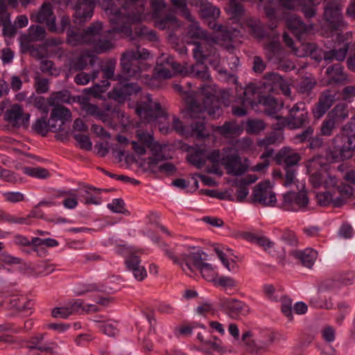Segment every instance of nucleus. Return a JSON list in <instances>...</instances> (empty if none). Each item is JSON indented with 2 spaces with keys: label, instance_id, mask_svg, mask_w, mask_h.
Returning a JSON list of instances; mask_svg holds the SVG:
<instances>
[{
  "label": "nucleus",
  "instance_id": "nucleus-10",
  "mask_svg": "<svg viewBox=\"0 0 355 355\" xmlns=\"http://www.w3.org/2000/svg\"><path fill=\"white\" fill-rule=\"evenodd\" d=\"M242 162L241 158L237 152L230 147L223 149L221 157V164L227 171V173L232 175H241L248 168V166L245 162Z\"/></svg>",
  "mask_w": 355,
  "mask_h": 355
},
{
  "label": "nucleus",
  "instance_id": "nucleus-42",
  "mask_svg": "<svg viewBox=\"0 0 355 355\" xmlns=\"http://www.w3.org/2000/svg\"><path fill=\"white\" fill-rule=\"evenodd\" d=\"M162 250L165 256L171 259L174 263L179 264L181 266L185 265L184 257L188 256L189 254H182L180 249V246L171 247L167 244H163Z\"/></svg>",
  "mask_w": 355,
  "mask_h": 355
},
{
  "label": "nucleus",
  "instance_id": "nucleus-39",
  "mask_svg": "<svg viewBox=\"0 0 355 355\" xmlns=\"http://www.w3.org/2000/svg\"><path fill=\"white\" fill-rule=\"evenodd\" d=\"M114 68L115 62L113 61L107 62L103 67L102 71L103 73V77L105 78V80L102 81L101 85L97 84L94 87L91 89L94 95H96L98 93H103L107 89V88L110 86V83L108 82L109 79L114 80Z\"/></svg>",
  "mask_w": 355,
  "mask_h": 355
},
{
  "label": "nucleus",
  "instance_id": "nucleus-64",
  "mask_svg": "<svg viewBox=\"0 0 355 355\" xmlns=\"http://www.w3.org/2000/svg\"><path fill=\"white\" fill-rule=\"evenodd\" d=\"M263 291L265 296L271 301L277 302L279 298H282V295L280 291L272 284H265L263 286Z\"/></svg>",
  "mask_w": 355,
  "mask_h": 355
},
{
  "label": "nucleus",
  "instance_id": "nucleus-48",
  "mask_svg": "<svg viewBox=\"0 0 355 355\" xmlns=\"http://www.w3.org/2000/svg\"><path fill=\"white\" fill-rule=\"evenodd\" d=\"M76 101L79 103L81 110L87 115L96 117L100 109L97 105L90 103L87 97L78 96L76 97Z\"/></svg>",
  "mask_w": 355,
  "mask_h": 355
},
{
  "label": "nucleus",
  "instance_id": "nucleus-61",
  "mask_svg": "<svg viewBox=\"0 0 355 355\" xmlns=\"http://www.w3.org/2000/svg\"><path fill=\"white\" fill-rule=\"evenodd\" d=\"M205 351L209 353L211 351L223 352V347L222 341L216 337L205 340V344L202 347Z\"/></svg>",
  "mask_w": 355,
  "mask_h": 355
},
{
  "label": "nucleus",
  "instance_id": "nucleus-56",
  "mask_svg": "<svg viewBox=\"0 0 355 355\" xmlns=\"http://www.w3.org/2000/svg\"><path fill=\"white\" fill-rule=\"evenodd\" d=\"M46 36L45 29L40 25H33L28 28V40L31 42L42 41Z\"/></svg>",
  "mask_w": 355,
  "mask_h": 355
},
{
  "label": "nucleus",
  "instance_id": "nucleus-5",
  "mask_svg": "<svg viewBox=\"0 0 355 355\" xmlns=\"http://www.w3.org/2000/svg\"><path fill=\"white\" fill-rule=\"evenodd\" d=\"M193 251L184 257L185 265L182 266L185 273L191 276L196 270H199L202 277L209 282H216L218 272L211 264L202 262L203 252L194 247L190 248Z\"/></svg>",
  "mask_w": 355,
  "mask_h": 355
},
{
  "label": "nucleus",
  "instance_id": "nucleus-31",
  "mask_svg": "<svg viewBox=\"0 0 355 355\" xmlns=\"http://www.w3.org/2000/svg\"><path fill=\"white\" fill-rule=\"evenodd\" d=\"M300 160V155L290 148H283L277 154V163L284 164L285 168H293Z\"/></svg>",
  "mask_w": 355,
  "mask_h": 355
},
{
  "label": "nucleus",
  "instance_id": "nucleus-60",
  "mask_svg": "<svg viewBox=\"0 0 355 355\" xmlns=\"http://www.w3.org/2000/svg\"><path fill=\"white\" fill-rule=\"evenodd\" d=\"M101 287L94 283L80 282L76 284L75 291L78 295H82L89 292L101 291Z\"/></svg>",
  "mask_w": 355,
  "mask_h": 355
},
{
  "label": "nucleus",
  "instance_id": "nucleus-29",
  "mask_svg": "<svg viewBox=\"0 0 355 355\" xmlns=\"http://www.w3.org/2000/svg\"><path fill=\"white\" fill-rule=\"evenodd\" d=\"M322 159L321 157H314L309 159L306 164L309 172L311 173L309 181L315 188L320 187L324 182V175L318 171L324 165L322 163Z\"/></svg>",
  "mask_w": 355,
  "mask_h": 355
},
{
  "label": "nucleus",
  "instance_id": "nucleus-4",
  "mask_svg": "<svg viewBox=\"0 0 355 355\" xmlns=\"http://www.w3.org/2000/svg\"><path fill=\"white\" fill-rule=\"evenodd\" d=\"M274 339L275 334L268 329L246 331L242 334L241 345L246 352L260 355L268 352Z\"/></svg>",
  "mask_w": 355,
  "mask_h": 355
},
{
  "label": "nucleus",
  "instance_id": "nucleus-24",
  "mask_svg": "<svg viewBox=\"0 0 355 355\" xmlns=\"http://www.w3.org/2000/svg\"><path fill=\"white\" fill-rule=\"evenodd\" d=\"M266 82L264 83L266 88L271 92L277 93L279 89L286 96H290L291 92L290 85L286 80L276 73H267L264 75Z\"/></svg>",
  "mask_w": 355,
  "mask_h": 355
},
{
  "label": "nucleus",
  "instance_id": "nucleus-18",
  "mask_svg": "<svg viewBox=\"0 0 355 355\" xmlns=\"http://www.w3.org/2000/svg\"><path fill=\"white\" fill-rule=\"evenodd\" d=\"M136 136L138 139V141L145 144L152 152V156L149 157V164L150 166L164 159V155L162 153V146L159 143L154 141L150 134L137 130Z\"/></svg>",
  "mask_w": 355,
  "mask_h": 355
},
{
  "label": "nucleus",
  "instance_id": "nucleus-49",
  "mask_svg": "<svg viewBox=\"0 0 355 355\" xmlns=\"http://www.w3.org/2000/svg\"><path fill=\"white\" fill-rule=\"evenodd\" d=\"M119 3H121V8H118V10H121L122 12L130 14L132 15L134 12H137V8L142 6L143 12L144 11V3L141 0H117Z\"/></svg>",
  "mask_w": 355,
  "mask_h": 355
},
{
  "label": "nucleus",
  "instance_id": "nucleus-19",
  "mask_svg": "<svg viewBox=\"0 0 355 355\" xmlns=\"http://www.w3.org/2000/svg\"><path fill=\"white\" fill-rule=\"evenodd\" d=\"M67 5L74 6L76 23L82 24L90 19L94 14L95 0H64Z\"/></svg>",
  "mask_w": 355,
  "mask_h": 355
},
{
  "label": "nucleus",
  "instance_id": "nucleus-25",
  "mask_svg": "<svg viewBox=\"0 0 355 355\" xmlns=\"http://www.w3.org/2000/svg\"><path fill=\"white\" fill-rule=\"evenodd\" d=\"M286 26L299 41H302L304 36L313 30L312 25L305 24L300 17L295 15L287 18Z\"/></svg>",
  "mask_w": 355,
  "mask_h": 355
},
{
  "label": "nucleus",
  "instance_id": "nucleus-14",
  "mask_svg": "<svg viewBox=\"0 0 355 355\" xmlns=\"http://www.w3.org/2000/svg\"><path fill=\"white\" fill-rule=\"evenodd\" d=\"M264 49L268 60L278 65L279 69L287 71L295 68L293 62L291 61L284 62V53L279 42H270L265 45Z\"/></svg>",
  "mask_w": 355,
  "mask_h": 355
},
{
  "label": "nucleus",
  "instance_id": "nucleus-47",
  "mask_svg": "<svg viewBox=\"0 0 355 355\" xmlns=\"http://www.w3.org/2000/svg\"><path fill=\"white\" fill-rule=\"evenodd\" d=\"M51 121H61L64 123L71 119V113L69 109L63 106L54 107L51 112Z\"/></svg>",
  "mask_w": 355,
  "mask_h": 355
},
{
  "label": "nucleus",
  "instance_id": "nucleus-58",
  "mask_svg": "<svg viewBox=\"0 0 355 355\" xmlns=\"http://www.w3.org/2000/svg\"><path fill=\"white\" fill-rule=\"evenodd\" d=\"M204 51H205L209 55L206 56V58L208 59L209 63L215 69L220 71V70L218 69L220 64V58L218 53L216 52V49L210 44H209V46L204 49Z\"/></svg>",
  "mask_w": 355,
  "mask_h": 355
},
{
  "label": "nucleus",
  "instance_id": "nucleus-8",
  "mask_svg": "<svg viewBox=\"0 0 355 355\" xmlns=\"http://www.w3.org/2000/svg\"><path fill=\"white\" fill-rule=\"evenodd\" d=\"M282 121H278L277 129H282L288 126L290 129L300 128L307 124L309 120V112L306 109V105L303 102H299L294 105L290 110L289 114L286 118H280Z\"/></svg>",
  "mask_w": 355,
  "mask_h": 355
},
{
  "label": "nucleus",
  "instance_id": "nucleus-32",
  "mask_svg": "<svg viewBox=\"0 0 355 355\" xmlns=\"http://www.w3.org/2000/svg\"><path fill=\"white\" fill-rule=\"evenodd\" d=\"M191 24L187 27V35L189 37L193 40H200L199 42H194L195 47L199 44L205 42V44L204 49L209 46V39L207 33L202 30L198 21H195L194 17L191 15V19H188Z\"/></svg>",
  "mask_w": 355,
  "mask_h": 355
},
{
  "label": "nucleus",
  "instance_id": "nucleus-6",
  "mask_svg": "<svg viewBox=\"0 0 355 355\" xmlns=\"http://www.w3.org/2000/svg\"><path fill=\"white\" fill-rule=\"evenodd\" d=\"M149 56V51L140 46H137L135 50L125 51L121 58L123 73L128 77L140 78L143 70L141 60H146Z\"/></svg>",
  "mask_w": 355,
  "mask_h": 355
},
{
  "label": "nucleus",
  "instance_id": "nucleus-3",
  "mask_svg": "<svg viewBox=\"0 0 355 355\" xmlns=\"http://www.w3.org/2000/svg\"><path fill=\"white\" fill-rule=\"evenodd\" d=\"M200 11L202 18L210 19L208 22L209 27L217 32L216 42L225 46L227 51L234 50L233 37H237L239 31L236 28L230 30L226 26L217 24L215 19L219 17L220 11L218 8L213 6L211 3L207 1H202L200 6Z\"/></svg>",
  "mask_w": 355,
  "mask_h": 355
},
{
  "label": "nucleus",
  "instance_id": "nucleus-17",
  "mask_svg": "<svg viewBox=\"0 0 355 355\" xmlns=\"http://www.w3.org/2000/svg\"><path fill=\"white\" fill-rule=\"evenodd\" d=\"M31 19L33 22L44 24L51 32H57L55 16L51 3H44L38 11L32 12Z\"/></svg>",
  "mask_w": 355,
  "mask_h": 355
},
{
  "label": "nucleus",
  "instance_id": "nucleus-27",
  "mask_svg": "<svg viewBox=\"0 0 355 355\" xmlns=\"http://www.w3.org/2000/svg\"><path fill=\"white\" fill-rule=\"evenodd\" d=\"M222 305L227 314L232 318L245 316L250 312V308L245 302L234 298L225 299Z\"/></svg>",
  "mask_w": 355,
  "mask_h": 355
},
{
  "label": "nucleus",
  "instance_id": "nucleus-54",
  "mask_svg": "<svg viewBox=\"0 0 355 355\" xmlns=\"http://www.w3.org/2000/svg\"><path fill=\"white\" fill-rule=\"evenodd\" d=\"M210 131L203 121H197L191 125V135L198 139L209 137Z\"/></svg>",
  "mask_w": 355,
  "mask_h": 355
},
{
  "label": "nucleus",
  "instance_id": "nucleus-59",
  "mask_svg": "<svg viewBox=\"0 0 355 355\" xmlns=\"http://www.w3.org/2000/svg\"><path fill=\"white\" fill-rule=\"evenodd\" d=\"M277 231L280 234V239L283 242L291 246H296L298 244V239L293 230L285 228Z\"/></svg>",
  "mask_w": 355,
  "mask_h": 355
},
{
  "label": "nucleus",
  "instance_id": "nucleus-45",
  "mask_svg": "<svg viewBox=\"0 0 355 355\" xmlns=\"http://www.w3.org/2000/svg\"><path fill=\"white\" fill-rule=\"evenodd\" d=\"M103 316H96L94 322L96 323V327L104 334L108 336H114L118 333L117 323L114 321H103Z\"/></svg>",
  "mask_w": 355,
  "mask_h": 355
},
{
  "label": "nucleus",
  "instance_id": "nucleus-30",
  "mask_svg": "<svg viewBox=\"0 0 355 355\" xmlns=\"http://www.w3.org/2000/svg\"><path fill=\"white\" fill-rule=\"evenodd\" d=\"M299 4V0H278L277 6L270 2L263 7L264 12L270 20H275L279 15V7L286 10H293Z\"/></svg>",
  "mask_w": 355,
  "mask_h": 355
},
{
  "label": "nucleus",
  "instance_id": "nucleus-53",
  "mask_svg": "<svg viewBox=\"0 0 355 355\" xmlns=\"http://www.w3.org/2000/svg\"><path fill=\"white\" fill-rule=\"evenodd\" d=\"M329 116L336 121H342L348 117L347 105L345 103H340L336 105L332 111L329 114Z\"/></svg>",
  "mask_w": 355,
  "mask_h": 355
},
{
  "label": "nucleus",
  "instance_id": "nucleus-33",
  "mask_svg": "<svg viewBox=\"0 0 355 355\" xmlns=\"http://www.w3.org/2000/svg\"><path fill=\"white\" fill-rule=\"evenodd\" d=\"M329 83L345 85L351 83V79L344 71V67L340 63L329 66L326 71Z\"/></svg>",
  "mask_w": 355,
  "mask_h": 355
},
{
  "label": "nucleus",
  "instance_id": "nucleus-46",
  "mask_svg": "<svg viewBox=\"0 0 355 355\" xmlns=\"http://www.w3.org/2000/svg\"><path fill=\"white\" fill-rule=\"evenodd\" d=\"M338 191L340 196L335 198L334 201V207H340L345 204L354 193V189L347 184H342L338 187Z\"/></svg>",
  "mask_w": 355,
  "mask_h": 355
},
{
  "label": "nucleus",
  "instance_id": "nucleus-11",
  "mask_svg": "<svg viewBox=\"0 0 355 355\" xmlns=\"http://www.w3.org/2000/svg\"><path fill=\"white\" fill-rule=\"evenodd\" d=\"M309 205V199L306 191H289L283 196L281 208L288 211H306Z\"/></svg>",
  "mask_w": 355,
  "mask_h": 355
},
{
  "label": "nucleus",
  "instance_id": "nucleus-7",
  "mask_svg": "<svg viewBox=\"0 0 355 355\" xmlns=\"http://www.w3.org/2000/svg\"><path fill=\"white\" fill-rule=\"evenodd\" d=\"M135 110L140 119L146 123L162 119L166 121L168 119V115L160 104L153 101L148 94L137 103Z\"/></svg>",
  "mask_w": 355,
  "mask_h": 355
},
{
  "label": "nucleus",
  "instance_id": "nucleus-52",
  "mask_svg": "<svg viewBox=\"0 0 355 355\" xmlns=\"http://www.w3.org/2000/svg\"><path fill=\"white\" fill-rule=\"evenodd\" d=\"M187 159L189 163L199 168H202L206 162V156L204 151L201 150L190 152Z\"/></svg>",
  "mask_w": 355,
  "mask_h": 355
},
{
  "label": "nucleus",
  "instance_id": "nucleus-55",
  "mask_svg": "<svg viewBox=\"0 0 355 355\" xmlns=\"http://www.w3.org/2000/svg\"><path fill=\"white\" fill-rule=\"evenodd\" d=\"M135 34L139 38L148 41H156L157 40L155 31L144 25L137 26L135 29Z\"/></svg>",
  "mask_w": 355,
  "mask_h": 355
},
{
  "label": "nucleus",
  "instance_id": "nucleus-35",
  "mask_svg": "<svg viewBox=\"0 0 355 355\" xmlns=\"http://www.w3.org/2000/svg\"><path fill=\"white\" fill-rule=\"evenodd\" d=\"M95 54L90 51H83L79 56L71 60L69 69L71 71H79L85 69L88 64L92 65L94 62Z\"/></svg>",
  "mask_w": 355,
  "mask_h": 355
},
{
  "label": "nucleus",
  "instance_id": "nucleus-34",
  "mask_svg": "<svg viewBox=\"0 0 355 355\" xmlns=\"http://www.w3.org/2000/svg\"><path fill=\"white\" fill-rule=\"evenodd\" d=\"M243 237L246 241L256 243L259 246L261 247L269 254H273L275 252V243L265 236L253 232H245L243 234Z\"/></svg>",
  "mask_w": 355,
  "mask_h": 355
},
{
  "label": "nucleus",
  "instance_id": "nucleus-36",
  "mask_svg": "<svg viewBox=\"0 0 355 355\" xmlns=\"http://www.w3.org/2000/svg\"><path fill=\"white\" fill-rule=\"evenodd\" d=\"M104 107L105 110H100L96 117L103 123H110L111 121H114L115 118H117L118 119L121 118V121H128V118L121 112L117 107H112L109 105V103H106Z\"/></svg>",
  "mask_w": 355,
  "mask_h": 355
},
{
  "label": "nucleus",
  "instance_id": "nucleus-43",
  "mask_svg": "<svg viewBox=\"0 0 355 355\" xmlns=\"http://www.w3.org/2000/svg\"><path fill=\"white\" fill-rule=\"evenodd\" d=\"M258 104L263 106L264 112L269 116H275L282 106V103L270 96H261L259 98Z\"/></svg>",
  "mask_w": 355,
  "mask_h": 355
},
{
  "label": "nucleus",
  "instance_id": "nucleus-13",
  "mask_svg": "<svg viewBox=\"0 0 355 355\" xmlns=\"http://www.w3.org/2000/svg\"><path fill=\"white\" fill-rule=\"evenodd\" d=\"M343 7L341 0H330L324 7V19L333 30H341L345 26L343 19Z\"/></svg>",
  "mask_w": 355,
  "mask_h": 355
},
{
  "label": "nucleus",
  "instance_id": "nucleus-51",
  "mask_svg": "<svg viewBox=\"0 0 355 355\" xmlns=\"http://www.w3.org/2000/svg\"><path fill=\"white\" fill-rule=\"evenodd\" d=\"M154 17L155 26L159 29H170L177 25V18L173 15H167L163 18H160L159 15Z\"/></svg>",
  "mask_w": 355,
  "mask_h": 355
},
{
  "label": "nucleus",
  "instance_id": "nucleus-16",
  "mask_svg": "<svg viewBox=\"0 0 355 355\" xmlns=\"http://www.w3.org/2000/svg\"><path fill=\"white\" fill-rule=\"evenodd\" d=\"M343 139V137L337 135L332 141V146L329 147L327 153V159L331 162H341L353 157L351 147L347 145L346 141L339 144Z\"/></svg>",
  "mask_w": 355,
  "mask_h": 355
},
{
  "label": "nucleus",
  "instance_id": "nucleus-28",
  "mask_svg": "<svg viewBox=\"0 0 355 355\" xmlns=\"http://www.w3.org/2000/svg\"><path fill=\"white\" fill-rule=\"evenodd\" d=\"M355 282V272L347 271L337 274L334 279L324 282L322 286L328 290L340 288L343 286L352 285Z\"/></svg>",
  "mask_w": 355,
  "mask_h": 355
},
{
  "label": "nucleus",
  "instance_id": "nucleus-2",
  "mask_svg": "<svg viewBox=\"0 0 355 355\" xmlns=\"http://www.w3.org/2000/svg\"><path fill=\"white\" fill-rule=\"evenodd\" d=\"M187 112L191 118H205L207 114L212 118L219 116L221 109L218 105L215 85H205L200 87L197 98L187 100Z\"/></svg>",
  "mask_w": 355,
  "mask_h": 355
},
{
  "label": "nucleus",
  "instance_id": "nucleus-9",
  "mask_svg": "<svg viewBox=\"0 0 355 355\" xmlns=\"http://www.w3.org/2000/svg\"><path fill=\"white\" fill-rule=\"evenodd\" d=\"M205 44V42L199 44L193 49V55L196 60V63L190 66L186 71L188 76H193L202 81H207L211 79L208 67L204 63L206 56L209 55L204 51V46Z\"/></svg>",
  "mask_w": 355,
  "mask_h": 355
},
{
  "label": "nucleus",
  "instance_id": "nucleus-57",
  "mask_svg": "<svg viewBox=\"0 0 355 355\" xmlns=\"http://www.w3.org/2000/svg\"><path fill=\"white\" fill-rule=\"evenodd\" d=\"M266 128V124L261 119H248L246 121L245 130L248 134H259Z\"/></svg>",
  "mask_w": 355,
  "mask_h": 355
},
{
  "label": "nucleus",
  "instance_id": "nucleus-1",
  "mask_svg": "<svg viewBox=\"0 0 355 355\" xmlns=\"http://www.w3.org/2000/svg\"><path fill=\"white\" fill-rule=\"evenodd\" d=\"M101 8L108 15L112 28L104 33H101L103 24L101 22V29L96 32L92 41L89 45L92 47V52L95 54H101L107 52L114 48V40L113 34H122L125 36H130L132 34L130 25L141 19L143 8L139 6L137 12L132 15L122 12L113 3L112 0H103L101 3Z\"/></svg>",
  "mask_w": 355,
  "mask_h": 355
},
{
  "label": "nucleus",
  "instance_id": "nucleus-38",
  "mask_svg": "<svg viewBox=\"0 0 355 355\" xmlns=\"http://www.w3.org/2000/svg\"><path fill=\"white\" fill-rule=\"evenodd\" d=\"M261 96L259 95L257 89L254 84H250L243 91L242 95L239 98V103L245 106H250L254 108L258 105L259 98Z\"/></svg>",
  "mask_w": 355,
  "mask_h": 355
},
{
  "label": "nucleus",
  "instance_id": "nucleus-20",
  "mask_svg": "<svg viewBox=\"0 0 355 355\" xmlns=\"http://www.w3.org/2000/svg\"><path fill=\"white\" fill-rule=\"evenodd\" d=\"M252 200L263 206H274L277 202L270 182L259 183L253 190Z\"/></svg>",
  "mask_w": 355,
  "mask_h": 355
},
{
  "label": "nucleus",
  "instance_id": "nucleus-62",
  "mask_svg": "<svg viewBox=\"0 0 355 355\" xmlns=\"http://www.w3.org/2000/svg\"><path fill=\"white\" fill-rule=\"evenodd\" d=\"M24 172L31 177L40 179H46L50 177L49 171L42 167H26Z\"/></svg>",
  "mask_w": 355,
  "mask_h": 355
},
{
  "label": "nucleus",
  "instance_id": "nucleus-23",
  "mask_svg": "<svg viewBox=\"0 0 355 355\" xmlns=\"http://www.w3.org/2000/svg\"><path fill=\"white\" fill-rule=\"evenodd\" d=\"M140 87L136 83H130L124 79L114 86L109 92V97L119 102L123 101L128 96L137 94Z\"/></svg>",
  "mask_w": 355,
  "mask_h": 355
},
{
  "label": "nucleus",
  "instance_id": "nucleus-37",
  "mask_svg": "<svg viewBox=\"0 0 355 355\" xmlns=\"http://www.w3.org/2000/svg\"><path fill=\"white\" fill-rule=\"evenodd\" d=\"M291 254L300 261L302 266L308 268H311L313 266L318 252L312 248H306L304 250H293Z\"/></svg>",
  "mask_w": 355,
  "mask_h": 355
},
{
  "label": "nucleus",
  "instance_id": "nucleus-41",
  "mask_svg": "<svg viewBox=\"0 0 355 355\" xmlns=\"http://www.w3.org/2000/svg\"><path fill=\"white\" fill-rule=\"evenodd\" d=\"M241 26L243 28H248L249 33L254 37L261 39L264 37L263 26L259 19L248 17L241 23Z\"/></svg>",
  "mask_w": 355,
  "mask_h": 355
},
{
  "label": "nucleus",
  "instance_id": "nucleus-22",
  "mask_svg": "<svg viewBox=\"0 0 355 355\" xmlns=\"http://www.w3.org/2000/svg\"><path fill=\"white\" fill-rule=\"evenodd\" d=\"M4 119L14 127L27 128L29 124L30 114L24 113L21 105L14 104L6 110Z\"/></svg>",
  "mask_w": 355,
  "mask_h": 355
},
{
  "label": "nucleus",
  "instance_id": "nucleus-63",
  "mask_svg": "<svg viewBox=\"0 0 355 355\" xmlns=\"http://www.w3.org/2000/svg\"><path fill=\"white\" fill-rule=\"evenodd\" d=\"M32 129L37 133L45 136L49 131L46 116L37 119L33 124Z\"/></svg>",
  "mask_w": 355,
  "mask_h": 355
},
{
  "label": "nucleus",
  "instance_id": "nucleus-50",
  "mask_svg": "<svg viewBox=\"0 0 355 355\" xmlns=\"http://www.w3.org/2000/svg\"><path fill=\"white\" fill-rule=\"evenodd\" d=\"M70 95L68 91H60L53 92L47 98V101L51 106H62L61 104L69 103Z\"/></svg>",
  "mask_w": 355,
  "mask_h": 355
},
{
  "label": "nucleus",
  "instance_id": "nucleus-15",
  "mask_svg": "<svg viewBox=\"0 0 355 355\" xmlns=\"http://www.w3.org/2000/svg\"><path fill=\"white\" fill-rule=\"evenodd\" d=\"M44 336L40 334L28 343L27 348L30 355H58L60 354V347L55 341H49L43 344Z\"/></svg>",
  "mask_w": 355,
  "mask_h": 355
},
{
  "label": "nucleus",
  "instance_id": "nucleus-40",
  "mask_svg": "<svg viewBox=\"0 0 355 355\" xmlns=\"http://www.w3.org/2000/svg\"><path fill=\"white\" fill-rule=\"evenodd\" d=\"M213 130L226 138L239 136L243 132L241 126L234 121H226L221 126L213 127Z\"/></svg>",
  "mask_w": 355,
  "mask_h": 355
},
{
  "label": "nucleus",
  "instance_id": "nucleus-26",
  "mask_svg": "<svg viewBox=\"0 0 355 355\" xmlns=\"http://www.w3.org/2000/svg\"><path fill=\"white\" fill-rule=\"evenodd\" d=\"M336 101V92L330 89L324 90L320 95L318 103L312 109L313 116L316 119L322 117L331 107Z\"/></svg>",
  "mask_w": 355,
  "mask_h": 355
},
{
  "label": "nucleus",
  "instance_id": "nucleus-12",
  "mask_svg": "<svg viewBox=\"0 0 355 355\" xmlns=\"http://www.w3.org/2000/svg\"><path fill=\"white\" fill-rule=\"evenodd\" d=\"M101 29V22L95 21L82 31L69 28L67 33V42L71 46L89 44L95 34Z\"/></svg>",
  "mask_w": 355,
  "mask_h": 355
},
{
  "label": "nucleus",
  "instance_id": "nucleus-44",
  "mask_svg": "<svg viewBox=\"0 0 355 355\" xmlns=\"http://www.w3.org/2000/svg\"><path fill=\"white\" fill-rule=\"evenodd\" d=\"M80 306L79 301L73 300L70 302L67 306L62 307H56L52 311V316L53 318H67L71 315L77 313L78 307Z\"/></svg>",
  "mask_w": 355,
  "mask_h": 355
},
{
  "label": "nucleus",
  "instance_id": "nucleus-21",
  "mask_svg": "<svg viewBox=\"0 0 355 355\" xmlns=\"http://www.w3.org/2000/svg\"><path fill=\"white\" fill-rule=\"evenodd\" d=\"M156 71L157 75L163 78H170L177 73H182L180 64L175 62L170 55H162L157 62Z\"/></svg>",
  "mask_w": 355,
  "mask_h": 355
}]
</instances>
